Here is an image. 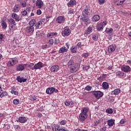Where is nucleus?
<instances>
[{
    "label": "nucleus",
    "instance_id": "11",
    "mask_svg": "<svg viewBox=\"0 0 131 131\" xmlns=\"http://www.w3.org/2000/svg\"><path fill=\"white\" fill-rule=\"evenodd\" d=\"M17 122H20V123H26L27 122V117L25 116L19 117L18 120H16Z\"/></svg>",
    "mask_w": 131,
    "mask_h": 131
},
{
    "label": "nucleus",
    "instance_id": "24",
    "mask_svg": "<svg viewBox=\"0 0 131 131\" xmlns=\"http://www.w3.org/2000/svg\"><path fill=\"white\" fill-rule=\"evenodd\" d=\"M111 94L112 95H115L116 96H117L118 95H119V94H120V89H116L115 90L112 91Z\"/></svg>",
    "mask_w": 131,
    "mask_h": 131
},
{
    "label": "nucleus",
    "instance_id": "32",
    "mask_svg": "<svg viewBox=\"0 0 131 131\" xmlns=\"http://www.w3.org/2000/svg\"><path fill=\"white\" fill-rule=\"evenodd\" d=\"M102 87L104 90H107L109 88V84L107 82H103L102 83Z\"/></svg>",
    "mask_w": 131,
    "mask_h": 131
},
{
    "label": "nucleus",
    "instance_id": "34",
    "mask_svg": "<svg viewBox=\"0 0 131 131\" xmlns=\"http://www.w3.org/2000/svg\"><path fill=\"white\" fill-rule=\"evenodd\" d=\"M8 22L9 23V25H16V22H15V20L13 18H10L8 20Z\"/></svg>",
    "mask_w": 131,
    "mask_h": 131
},
{
    "label": "nucleus",
    "instance_id": "52",
    "mask_svg": "<svg viewBox=\"0 0 131 131\" xmlns=\"http://www.w3.org/2000/svg\"><path fill=\"white\" fill-rule=\"evenodd\" d=\"M69 13L70 14H74V10H73V9H69Z\"/></svg>",
    "mask_w": 131,
    "mask_h": 131
},
{
    "label": "nucleus",
    "instance_id": "23",
    "mask_svg": "<svg viewBox=\"0 0 131 131\" xmlns=\"http://www.w3.org/2000/svg\"><path fill=\"white\" fill-rule=\"evenodd\" d=\"M100 18L101 17L99 16V15L95 14L92 17V21H93V22H97V21H99V20H100Z\"/></svg>",
    "mask_w": 131,
    "mask_h": 131
},
{
    "label": "nucleus",
    "instance_id": "33",
    "mask_svg": "<svg viewBox=\"0 0 131 131\" xmlns=\"http://www.w3.org/2000/svg\"><path fill=\"white\" fill-rule=\"evenodd\" d=\"M117 76H118L119 77L124 76V73L123 72L121 71H118L116 73Z\"/></svg>",
    "mask_w": 131,
    "mask_h": 131
},
{
    "label": "nucleus",
    "instance_id": "47",
    "mask_svg": "<svg viewBox=\"0 0 131 131\" xmlns=\"http://www.w3.org/2000/svg\"><path fill=\"white\" fill-rule=\"evenodd\" d=\"M92 39L95 41L98 40V36L97 35H93Z\"/></svg>",
    "mask_w": 131,
    "mask_h": 131
},
{
    "label": "nucleus",
    "instance_id": "31",
    "mask_svg": "<svg viewBox=\"0 0 131 131\" xmlns=\"http://www.w3.org/2000/svg\"><path fill=\"white\" fill-rule=\"evenodd\" d=\"M58 35V33L57 32H52L48 33L47 34V37H52V36H57Z\"/></svg>",
    "mask_w": 131,
    "mask_h": 131
},
{
    "label": "nucleus",
    "instance_id": "30",
    "mask_svg": "<svg viewBox=\"0 0 131 131\" xmlns=\"http://www.w3.org/2000/svg\"><path fill=\"white\" fill-rule=\"evenodd\" d=\"M115 2L117 6H121L125 2V0H115Z\"/></svg>",
    "mask_w": 131,
    "mask_h": 131
},
{
    "label": "nucleus",
    "instance_id": "53",
    "mask_svg": "<svg viewBox=\"0 0 131 131\" xmlns=\"http://www.w3.org/2000/svg\"><path fill=\"white\" fill-rule=\"evenodd\" d=\"M14 128L16 129V130H19L21 128V127L19 126V125H15Z\"/></svg>",
    "mask_w": 131,
    "mask_h": 131
},
{
    "label": "nucleus",
    "instance_id": "54",
    "mask_svg": "<svg viewBox=\"0 0 131 131\" xmlns=\"http://www.w3.org/2000/svg\"><path fill=\"white\" fill-rule=\"evenodd\" d=\"M21 14L23 16H26V15H27V11L26 10H24L21 12Z\"/></svg>",
    "mask_w": 131,
    "mask_h": 131
},
{
    "label": "nucleus",
    "instance_id": "44",
    "mask_svg": "<svg viewBox=\"0 0 131 131\" xmlns=\"http://www.w3.org/2000/svg\"><path fill=\"white\" fill-rule=\"evenodd\" d=\"M106 111L107 113H108V114H112V113H113V110L112 108H107Z\"/></svg>",
    "mask_w": 131,
    "mask_h": 131
},
{
    "label": "nucleus",
    "instance_id": "41",
    "mask_svg": "<svg viewBox=\"0 0 131 131\" xmlns=\"http://www.w3.org/2000/svg\"><path fill=\"white\" fill-rule=\"evenodd\" d=\"M13 103L14 105H18L20 103V100L18 99H15L13 100Z\"/></svg>",
    "mask_w": 131,
    "mask_h": 131
},
{
    "label": "nucleus",
    "instance_id": "63",
    "mask_svg": "<svg viewBox=\"0 0 131 131\" xmlns=\"http://www.w3.org/2000/svg\"><path fill=\"white\" fill-rule=\"evenodd\" d=\"M129 39L131 40V32H129L127 34Z\"/></svg>",
    "mask_w": 131,
    "mask_h": 131
},
{
    "label": "nucleus",
    "instance_id": "49",
    "mask_svg": "<svg viewBox=\"0 0 131 131\" xmlns=\"http://www.w3.org/2000/svg\"><path fill=\"white\" fill-rule=\"evenodd\" d=\"M60 124H61V125H65V124H66V123H67V121L65 120H63L60 121Z\"/></svg>",
    "mask_w": 131,
    "mask_h": 131
},
{
    "label": "nucleus",
    "instance_id": "36",
    "mask_svg": "<svg viewBox=\"0 0 131 131\" xmlns=\"http://www.w3.org/2000/svg\"><path fill=\"white\" fill-rule=\"evenodd\" d=\"M1 25L2 26V28L3 29H6L7 27H8V25H7V23L5 21V20H2V23H1Z\"/></svg>",
    "mask_w": 131,
    "mask_h": 131
},
{
    "label": "nucleus",
    "instance_id": "19",
    "mask_svg": "<svg viewBox=\"0 0 131 131\" xmlns=\"http://www.w3.org/2000/svg\"><path fill=\"white\" fill-rule=\"evenodd\" d=\"M90 9L85 8L82 11V16L83 17H88V15H90Z\"/></svg>",
    "mask_w": 131,
    "mask_h": 131
},
{
    "label": "nucleus",
    "instance_id": "39",
    "mask_svg": "<svg viewBox=\"0 0 131 131\" xmlns=\"http://www.w3.org/2000/svg\"><path fill=\"white\" fill-rule=\"evenodd\" d=\"M16 25H9V28L11 30V31H13V30H16V28L15 27Z\"/></svg>",
    "mask_w": 131,
    "mask_h": 131
},
{
    "label": "nucleus",
    "instance_id": "55",
    "mask_svg": "<svg viewBox=\"0 0 131 131\" xmlns=\"http://www.w3.org/2000/svg\"><path fill=\"white\" fill-rule=\"evenodd\" d=\"M99 5H103L105 3V0H98Z\"/></svg>",
    "mask_w": 131,
    "mask_h": 131
},
{
    "label": "nucleus",
    "instance_id": "12",
    "mask_svg": "<svg viewBox=\"0 0 131 131\" xmlns=\"http://www.w3.org/2000/svg\"><path fill=\"white\" fill-rule=\"evenodd\" d=\"M70 33H71V31L69 29V28L66 27L64 28V30L62 31V35L64 34L66 36H69L70 35Z\"/></svg>",
    "mask_w": 131,
    "mask_h": 131
},
{
    "label": "nucleus",
    "instance_id": "27",
    "mask_svg": "<svg viewBox=\"0 0 131 131\" xmlns=\"http://www.w3.org/2000/svg\"><path fill=\"white\" fill-rule=\"evenodd\" d=\"M93 30V28L91 27H88L85 32V33H84V35H88V34H90L91 32H92V31Z\"/></svg>",
    "mask_w": 131,
    "mask_h": 131
},
{
    "label": "nucleus",
    "instance_id": "13",
    "mask_svg": "<svg viewBox=\"0 0 131 131\" xmlns=\"http://www.w3.org/2000/svg\"><path fill=\"white\" fill-rule=\"evenodd\" d=\"M43 67V63L41 62H39L34 65V68L35 70H37V69H41Z\"/></svg>",
    "mask_w": 131,
    "mask_h": 131
},
{
    "label": "nucleus",
    "instance_id": "45",
    "mask_svg": "<svg viewBox=\"0 0 131 131\" xmlns=\"http://www.w3.org/2000/svg\"><path fill=\"white\" fill-rule=\"evenodd\" d=\"M113 32V29L112 28H108L106 30V33H112Z\"/></svg>",
    "mask_w": 131,
    "mask_h": 131
},
{
    "label": "nucleus",
    "instance_id": "17",
    "mask_svg": "<svg viewBox=\"0 0 131 131\" xmlns=\"http://www.w3.org/2000/svg\"><path fill=\"white\" fill-rule=\"evenodd\" d=\"M11 17L13 18V19H15L17 22H18V21L21 20V17H20V16L16 13H13L11 15Z\"/></svg>",
    "mask_w": 131,
    "mask_h": 131
},
{
    "label": "nucleus",
    "instance_id": "60",
    "mask_svg": "<svg viewBox=\"0 0 131 131\" xmlns=\"http://www.w3.org/2000/svg\"><path fill=\"white\" fill-rule=\"evenodd\" d=\"M81 47H82V46H81V42H79L77 44V48H78V49L81 48Z\"/></svg>",
    "mask_w": 131,
    "mask_h": 131
},
{
    "label": "nucleus",
    "instance_id": "14",
    "mask_svg": "<svg viewBox=\"0 0 131 131\" xmlns=\"http://www.w3.org/2000/svg\"><path fill=\"white\" fill-rule=\"evenodd\" d=\"M116 49V46L115 44H112V45H110L108 48V52L110 53H112L113 52H114L115 51V49Z\"/></svg>",
    "mask_w": 131,
    "mask_h": 131
},
{
    "label": "nucleus",
    "instance_id": "9",
    "mask_svg": "<svg viewBox=\"0 0 131 131\" xmlns=\"http://www.w3.org/2000/svg\"><path fill=\"white\" fill-rule=\"evenodd\" d=\"M121 69L122 71H123V72L127 73V72H130L131 71V68L129 66H126V65H123Z\"/></svg>",
    "mask_w": 131,
    "mask_h": 131
},
{
    "label": "nucleus",
    "instance_id": "3",
    "mask_svg": "<svg viewBox=\"0 0 131 131\" xmlns=\"http://www.w3.org/2000/svg\"><path fill=\"white\" fill-rule=\"evenodd\" d=\"M18 63V60L16 58L11 59L7 62V66L8 67H12V66H14Z\"/></svg>",
    "mask_w": 131,
    "mask_h": 131
},
{
    "label": "nucleus",
    "instance_id": "29",
    "mask_svg": "<svg viewBox=\"0 0 131 131\" xmlns=\"http://www.w3.org/2000/svg\"><path fill=\"white\" fill-rule=\"evenodd\" d=\"M115 120H113V119L108 120H107L108 125L109 126H113L115 123Z\"/></svg>",
    "mask_w": 131,
    "mask_h": 131
},
{
    "label": "nucleus",
    "instance_id": "16",
    "mask_svg": "<svg viewBox=\"0 0 131 131\" xmlns=\"http://www.w3.org/2000/svg\"><path fill=\"white\" fill-rule=\"evenodd\" d=\"M43 6V2L41 0H37L36 2V7L39 8V9Z\"/></svg>",
    "mask_w": 131,
    "mask_h": 131
},
{
    "label": "nucleus",
    "instance_id": "61",
    "mask_svg": "<svg viewBox=\"0 0 131 131\" xmlns=\"http://www.w3.org/2000/svg\"><path fill=\"white\" fill-rule=\"evenodd\" d=\"M106 129H107V127L106 126L103 127L102 128H101L100 129V131H106Z\"/></svg>",
    "mask_w": 131,
    "mask_h": 131
},
{
    "label": "nucleus",
    "instance_id": "1",
    "mask_svg": "<svg viewBox=\"0 0 131 131\" xmlns=\"http://www.w3.org/2000/svg\"><path fill=\"white\" fill-rule=\"evenodd\" d=\"M88 112H89V108L84 107L82 109L79 116L80 121H84L88 118Z\"/></svg>",
    "mask_w": 131,
    "mask_h": 131
},
{
    "label": "nucleus",
    "instance_id": "21",
    "mask_svg": "<svg viewBox=\"0 0 131 131\" xmlns=\"http://www.w3.org/2000/svg\"><path fill=\"white\" fill-rule=\"evenodd\" d=\"M10 90L11 94L15 95L16 96H18V95H19V93L18 92V91H16V88H15V86H12Z\"/></svg>",
    "mask_w": 131,
    "mask_h": 131
},
{
    "label": "nucleus",
    "instance_id": "37",
    "mask_svg": "<svg viewBox=\"0 0 131 131\" xmlns=\"http://www.w3.org/2000/svg\"><path fill=\"white\" fill-rule=\"evenodd\" d=\"M35 23H36L35 19H33L29 21V24L30 26H32V27H33V26H34V25H35Z\"/></svg>",
    "mask_w": 131,
    "mask_h": 131
},
{
    "label": "nucleus",
    "instance_id": "10",
    "mask_svg": "<svg viewBox=\"0 0 131 131\" xmlns=\"http://www.w3.org/2000/svg\"><path fill=\"white\" fill-rule=\"evenodd\" d=\"M25 31L27 33L31 34L33 32H34V27L31 26H28L25 28Z\"/></svg>",
    "mask_w": 131,
    "mask_h": 131
},
{
    "label": "nucleus",
    "instance_id": "64",
    "mask_svg": "<svg viewBox=\"0 0 131 131\" xmlns=\"http://www.w3.org/2000/svg\"><path fill=\"white\" fill-rule=\"evenodd\" d=\"M41 48L43 49H47V48H48V45H43L41 46Z\"/></svg>",
    "mask_w": 131,
    "mask_h": 131
},
{
    "label": "nucleus",
    "instance_id": "20",
    "mask_svg": "<svg viewBox=\"0 0 131 131\" xmlns=\"http://www.w3.org/2000/svg\"><path fill=\"white\" fill-rule=\"evenodd\" d=\"M14 13H18L20 11V5L17 4L14 6L12 10Z\"/></svg>",
    "mask_w": 131,
    "mask_h": 131
},
{
    "label": "nucleus",
    "instance_id": "58",
    "mask_svg": "<svg viewBox=\"0 0 131 131\" xmlns=\"http://www.w3.org/2000/svg\"><path fill=\"white\" fill-rule=\"evenodd\" d=\"M59 42H60V40H59V39H55V40L54 41L55 45H58V43H59Z\"/></svg>",
    "mask_w": 131,
    "mask_h": 131
},
{
    "label": "nucleus",
    "instance_id": "7",
    "mask_svg": "<svg viewBox=\"0 0 131 131\" xmlns=\"http://www.w3.org/2000/svg\"><path fill=\"white\" fill-rule=\"evenodd\" d=\"M65 20L64 16H59L56 18V22L58 24H63L65 22Z\"/></svg>",
    "mask_w": 131,
    "mask_h": 131
},
{
    "label": "nucleus",
    "instance_id": "25",
    "mask_svg": "<svg viewBox=\"0 0 131 131\" xmlns=\"http://www.w3.org/2000/svg\"><path fill=\"white\" fill-rule=\"evenodd\" d=\"M76 5V0H70L69 3L68 4V6L69 7H72V6H75Z\"/></svg>",
    "mask_w": 131,
    "mask_h": 131
},
{
    "label": "nucleus",
    "instance_id": "15",
    "mask_svg": "<svg viewBox=\"0 0 131 131\" xmlns=\"http://www.w3.org/2000/svg\"><path fill=\"white\" fill-rule=\"evenodd\" d=\"M16 80L18 82L22 83V82H26L27 79L24 78V77H20V76H17L16 77Z\"/></svg>",
    "mask_w": 131,
    "mask_h": 131
},
{
    "label": "nucleus",
    "instance_id": "48",
    "mask_svg": "<svg viewBox=\"0 0 131 131\" xmlns=\"http://www.w3.org/2000/svg\"><path fill=\"white\" fill-rule=\"evenodd\" d=\"M81 56H82L83 58H87V57H89V53H83V54H82Z\"/></svg>",
    "mask_w": 131,
    "mask_h": 131
},
{
    "label": "nucleus",
    "instance_id": "5",
    "mask_svg": "<svg viewBox=\"0 0 131 131\" xmlns=\"http://www.w3.org/2000/svg\"><path fill=\"white\" fill-rule=\"evenodd\" d=\"M107 25V21L104 20L103 23H101L98 24L97 25V29L99 31H101V30H103L104 26H106Z\"/></svg>",
    "mask_w": 131,
    "mask_h": 131
},
{
    "label": "nucleus",
    "instance_id": "42",
    "mask_svg": "<svg viewBox=\"0 0 131 131\" xmlns=\"http://www.w3.org/2000/svg\"><path fill=\"white\" fill-rule=\"evenodd\" d=\"M82 20L83 22H85V23H88L89 22V18L86 16H83V17L82 18Z\"/></svg>",
    "mask_w": 131,
    "mask_h": 131
},
{
    "label": "nucleus",
    "instance_id": "6",
    "mask_svg": "<svg viewBox=\"0 0 131 131\" xmlns=\"http://www.w3.org/2000/svg\"><path fill=\"white\" fill-rule=\"evenodd\" d=\"M27 65H28L27 63L18 64L16 66V71H23L25 69V67H27Z\"/></svg>",
    "mask_w": 131,
    "mask_h": 131
},
{
    "label": "nucleus",
    "instance_id": "2",
    "mask_svg": "<svg viewBox=\"0 0 131 131\" xmlns=\"http://www.w3.org/2000/svg\"><path fill=\"white\" fill-rule=\"evenodd\" d=\"M79 67H80V64L78 63H76L71 68H70L71 73H75L77 72V70L79 69Z\"/></svg>",
    "mask_w": 131,
    "mask_h": 131
},
{
    "label": "nucleus",
    "instance_id": "22",
    "mask_svg": "<svg viewBox=\"0 0 131 131\" xmlns=\"http://www.w3.org/2000/svg\"><path fill=\"white\" fill-rule=\"evenodd\" d=\"M50 69L52 72H57L59 70V67L58 65L53 66Z\"/></svg>",
    "mask_w": 131,
    "mask_h": 131
},
{
    "label": "nucleus",
    "instance_id": "56",
    "mask_svg": "<svg viewBox=\"0 0 131 131\" xmlns=\"http://www.w3.org/2000/svg\"><path fill=\"white\" fill-rule=\"evenodd\" d=\"M64 105L66 106H70V101H67L64 102Z\"/></svg>",
    "mask_w": 131,
    "mask_h": 131
},
{
    "label": "nucleus",
    "instance_id": "40",
    "mask_svg": "<svg viewBox=\"0 0 131 131\" xmlns=\"http://www.w3.org/2000/svg\"><path fill=\"white\" fill-rule=\"evenodd\" d=\"M71 52L72 53H76L77 51V48H76L75 46H73L70 49Z\"/></svg>",
    "mask_w": 131,
    "mask_h": 131
},
{
    "label": "nucleus",
    "instance_id": "57",
    "mask_svg": "<svg viewBox=\"0 0 131 131\" xmlns=\"http://www.w3.org/2000/svg\"><path fill=\"white\" fill-rule=\"evenodd\" d=\"M36 100V97L35 96H32L31 97V101H35Z\"/></svg>",
    "mask_w": 131,
    "mask_h": 131
},
{
    "label": "nucleus",
    "instance_id": "38",
    "mask_svg": "<svg viewBox=\"0 0 131 131\" xmlns=\"http://www.w3.org/2000/svg\"><path fill=\"white\" fill-rule=\"evenodd\" d=\"M27 66L29 68H30L31 69V70H34V69H35L34 63H31L30 64H28Z\"/></svg>",
    "mask_w": 131,
    "mask_h": 131
},
{
    "label": "nucleus",
    "instance_id": "35",
    "mask_svg": "<svg viewBox=\"0 0 131 131\" xmlns=\"http://www.w3.org/2000/svg\"><path fill=\"white\" fill-rule=\"evenodd\" d=\"M74 62H73V60H71L68 62V67L69 68H71L72 67V66H74Z\"/></svg>",
    "mask_w": 131,
    "mask_h": 131
},
{
    "label": "nucleus",
    "instance_id": "26",
    "mask_svg": "<svg viewBox=\"0 0 131 131\" xmlns=\"http://www.w3.org/2000/svg\"><path fill=\"white\" fill-rule=\"evenodd\" d=\"M43 24H45L43 21L41 20L39 21L38 23L35 24L36 28L37 29H38V28H39L40 27H41V25H43Z\"/></svg>",
    "mask_w": 131,
    "mask_h": 131
},
{
    "label": "nucleus",
    "instance_id": "50",
    "mask_svg": "<svg viewBox=\"0 0 131 131\" xmlns=\"http://www.w3.org/2000/svg\"><path fill=\"white\" fill-rule=\"evenodd\" d=\"M92 90V86L88 85L85 88V91H91Z\"/></svg>",
    "mask_w": 131,
    "mask_h": 131
},
{
    "label": "nucleus",
    "instance_id": "46",
    "mask_svg": "<svg viewBox=\"0 0 131 131\" xmlns=\"http://www.w3.org/2000/svg\"><path fill=\"white\" fill-rule=\"evenodd\" d=\"M82 68H83V70H84L85 71H88V70H89V69H90V66H83Z\"/></svg>",
    "mask_w": 131,
    "mask_h": 131
},
{
    "label": "nucleus",
    "instance_id": "59",
    "mask_svg": "<svg viewBox=\"0 0 131 131\" xmlns=\"http://www.w3.org/2000/svg\"><path fill=\"white\" fill-rule=\"evenodd\" d=\"M49 45H53L54 43V40L53 39H50L49 41Z\"/></svg>",
    "mask_w": 131,
    "mask_h": 131
},
{
    "label": "nucleus",
    "instance_id": "43",
    "mask_svg": "<svg viewBox=\"0 0 131 131\" xmlns=\"http://www.w3.org/2000/svg\"><path fill=\"white\" fill-rule=\"evenodd\" d=\"M54 131H68V130L63 128L58 129L55 127Z\"/></svg>",
    "mask_w": 131,
    "mask_h": 131
},
{
    "label": "nucleus",
    "instance_id": "18",
    "mask_svg": "<svg viewBox=\"0 0 131 131\" xmlns=\"http://www.w3.org/2000/svg\"><path fill=\"white\" fill-rule=\"evenodd\" d=\"M54 87L48 88L46 90V94L48 95H52L54 94Z\"/></svg>",
    "mask_w": 131,
    "mask_h": 131
},
{
    "label": "nucleus",
    "instance_id": "4",
    "mask_svg": "<svg viewBox=\"0 0 131 131\" xmlns=\"http://www.w3.org/2000/svg\"><path fill=\"white\" fill-rule=\"evenodd\" d=\"M92 94L96 99H100V98L103 97V92L100 91H93L92 92Z\"/></svg>",
    "mask_w": 131,
    "mask_h": 131
},
{
    "label": "nucleus",
    "instance_id": "62",
    "mask_svg": "<svg viewBox=\"0 0 131 131\" xmlns=\"http://www.w3.org/2000/svg\"><path fill=\"white\" fill-rule=\"evenodd\" d=\"M36 13L37 15H40L41 14V10H37Z\"/></svg>",
    "mask_w": 131,
    "mask_h": 131
},
{
    "label": "nucleus",
    "instance_id": "51",
    "mask_svg": "<svg viewBox=\"0 0 131 131\" xmlns=\"http://www.w3.org/2000/svg\"><path fill=\"white\" fill-rule=\"evenodd\" d=\"M21 5L22 6L23 8L26 7V6H27L26 2H25V1L21 2Z\"/></svg>",
    "mask_w": 131,
    "mask_h": 131
},
{
    "label": "nucleus",
    "instance_id": "8",
    "mask_svg": "<svg viewBox=\"0 0 131 131\" xmlns=\"http://www.w3.org/2000/svg\"><path fill=\"white\" fill-rule=\"evenodd\" d=\"M66 46L67 47V48L66 47H62L59 49L58 51V53L59 54H64V53H67V52H68V49H69V46L67 45V43H66Z\"/></svg>",
    "mask_w": 131,
    "mask_h": 131
},
{
    "label": "nucleus",
    "instance_id": "28",
    "mask_svg": "<svg viewBox=\"0 0 131 131\" xmlns=\"http://www.w3.org/2000/svg\"><path fill=\"white\" fill-rule=\"evenodd\" d=\"M6 96H8L7 92L3 91L2 90H0V98H4V97H6Z\"/></svg>",
    "mask_w": 131,
    "mask_h": 131
}]
</instances>
